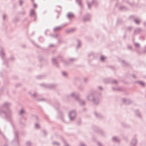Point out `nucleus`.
<instances>
[{"label": "nucleus", "instance_id": "obj_1", "mask_svg": "<svg viewBox=\"0 0 146 146\" xmlns=\"http://www.w3.org/2000/svg\"><path fill=\"white\" fill-rule=\"evenodd\" d=\"M76 113L74 110H71L68 113V116L71 121H73L76 116Z\"/></svg>", "mask_w": 146, "mask_h": 146}, {"label": "nucleus", "instance_id": "obj_2", "mask_svg": "<svg viewBox=\"0 0 146 146\" xmlns=\"http://www.w3.org/2000/svg\"><path fill=\"white\" fill-rule=\"evenodd\" d=\"M137 143V140L136 139H133L131 143V146H135Z\"/></svg>", "mask_w": 146, "mask_h": 146}, {"label": "nucleus", "instance_id": "obj_3", "mask_svg": "<svg viewBox=\"0 0 146 146\" xmlns=\"http://www.w3.org/2000/svg\"><path fill=\"white\" fill-rule=\"evenodd\" d=\"M112 139L113 141L115 142H119V141L118 138L115 137H113Z\"/></svg>", "mask_w": 146, "mask_h": 146}, {"label": "nucleus", "instance_id": "obj_4", "mask_svg": "<svg viewBox=\"0 0 146 146\" xmlns=\"http://www.w3.org/2000/svg\"><path fill=\"white\" fill-rule=\"evenodd\" d=\"M52 144L55 146H58L60 145V144L56 141H54L52 142Z\"/></svg>", "mask_w": 146, "mask_h": 146}, {"label": "nucleus", "instance_id": "obj_5", "mask_svg": "<svg viewBox=\"0 0 146 146\" xmlns=\"http://www.w3.org/2000/svg\"><path fill=\"white\" fill-rule=\"evenodd\" d=\"M25 113V110H21L19 112V114H20V115L22 114L23 113Z\"/></svg>", "mask_w": 146, "mask_h": 146}, {"label": "nucleus", "instance_id": "obj_6", "mask_svg": "<svg viewBox=\"0 0 146 146\" xmlns=\"http://www.w3.org/2000/svg\"><path fill=\"white\" fill-rule=\"evenodd\" d=\"M26 145L27 146H31V143L30 141H28L26 142Z\"/></svg>", "mask_w": 146, "mask_h": 146}, {"label": "nucleus", "instance_id": "obj_7", "mask_svg": "<svg viewBox=\"0 0 146 146\" xmlns=\"http://www.w3.org/2000/svg\"><path fill=\"white\" fill-rule=\"evenodd\" d=\"M67 16L68 17H73V15L72 14L69 13L68 14Z\"/></svg>", "mask_w": 146, "mask_h": 146}, {"label": "nucleus", "instance_id": "obj_8", "mask_svg": "<svg viewBox=\"0 0 146 146\" xmlns=\"http://www.w3.org/2000/svg\"><path fill=\"white\" fill-rule=\"evenodd\" d=\"M35 128L36 129H38L39 128V125L38 124H35Z\"/></svg>", "mask_w": 146, "mask_h": 146}, {"label": "nucleus", "instance_id": "obj_9", "mask_svg": "<svg viewBox=\"0 0 146 146\" xmlns=\"http://www.w3.org/2000/svg\"><path fill=\"white\" fill-rule=\"evenodd\" d=\"M137 114L139 117L141 116V114L139 112V111L137 110L136 112Z\"/></svg>", "mask_w": 146, "mask_h": 146}, {"label": "nucleus", "instance_id": "obj_10", "mask_svg": "<svg viewBox=\"0 0 146 146\" xmlns=\"http://www.w3.org/2000/svg\"><path fill=\"white\" fill-rule=\"evenodd\" d=\"M80 146H86V145H85L83 143H80Z\"/></svg>", "mask_w": 146, "mask_h": 146}, {"label": "nucleus", "instance_id": "obj_11", "mask_svg": "<svg viewBox=\"0 0 146 146\" xmlns=\"http://www.w3.org/2000/svg\"><path fill=\"white\" fill-rule=\"evenodd\" d=\"M101 58L102 60H104L105 59V58L104 56H102Z\"/></svg>", "mask_w": 146, "mask_h": 146}, {"label": "nucleus", "instance_id": "obj_12", "mask_svg": "<svg viewBox=\"0 0 146 146\" xmlns=\"http://www.w3.org/2000/svg\"><path fill=\"white\" fill-rule=\"evenodd\" d=\"M135 22L136 23H139V22H140V21L139 20H136L135 21Z\"/></svg>", "mask_w": 146, "mask_h": 146}, {"label": "nucleus", "instance_id": "obj_13", "mask_svg": "<svg viewBox=\"0 0 146 146\" xmlns=\"http://www.w3.org/2000/svg\"><path fill=\"white\" fill-rule=\"evenodd\" d=\"M98 144L99 146H102V144L100 142H98Z\"/></svg>", "mask_w": 146, "mask_h": 146}, {"label": "nucleus", "instance_id": "obj_14", "mask_svg": "<svg viewBox=\"0 0 146 146\" xmlns=\"http://www.w3.org/2000/svg\"><path fill=\"white\" fill-rule=\"evenodd\" d=\"M140 84L142 85L143 86L144 85V84L143 82H140Z\"/></svg>", "mask_w": 146, "mask_h": 146}, {"label": "nucleus", "instance_id": "obj_15", "mask_svg": "<svg viewBox=\"0 0 146 146\" xmlns=\"http://www.w3.org/2000/svg\"><path fill=\"white\" fill-rule=\"evenodd\" d=\"M135 46H137V47H138V46H139V45L138 44H135Z\"/></svg>", "mask_w": 146, "mask_h": 146}, {"label": "nucleus", "instance_id": "obj_16", "mask_svg": "<svg viewBox=\"0 0 146 146\" xmlns=\"http://www.w3.org/2000/svg\"><path fill=\"white\" fill-rule=\"evenodd\" d=\"M15 137L17 138V134H15Z\"/></svg>", "mask_w": 146, "mask_h": 146}, {"label": "nucleus", "instance_id": "obj_17", "mask_svg": "<svg viewBox=\"0 0 146 146\" xmlns=\"http://www.w3.org/2000/svg\"><path fill=\"white\" fill-rule=\"evenodd\" d=\"M66 146H69V145H68L67 144H66Z\"/></svg>", "mask_w": 146, "mask_h": 146}, {"label": "nucleus", "instance_id": "obj_18", "mask_svg": "<svg viewBox=\"0 0 146 146\" xmlns=\"http://www.w3.org/2000/svg\"><path fill=\"white\" fill-rule=\"evenodd\" d=\"M34 6L35 7H36V5L35 4L34 5Z\"/></svg>", "mask_w": 146, "mask_h": 146}, {"label": "nucleus", "instance_id": "obj_19", "mask_svg": "<svg viewBox=\"0 0 146 146\" xmlns=\"http://www.w3.org/2000/svg\"><path fill=\"white\" fill-rule=\"evenodd\" d=\"M44 133H45V131H44Z\"/></svg>", "mask_w": 146, "mask_h": 146}, {"label": "nucleus", "instance_id": "obj_20", "mask_svg": "<svg viewBox=\"0 0 146 146\" xmlns=\"http://www.w3.org/2000/svg\"><path fill=\"white\" fill-rule=\"evenodd\" d=\"M4 146H6L5 145Z\"/></svg>", "mask_w": 146, "mask_h": 146}]
</instances>
